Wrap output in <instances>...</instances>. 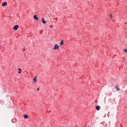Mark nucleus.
Wrapping results in <instances>:
<instances>
[{
    "mask_svg": "<svg viewBox=\"0 0 127 127\" xmlns=\"http://www.w3.org/2000/svg\"><path fill=\"white\" fill-rule=\"evenodd\" d=\"M13 29H14V30H17V29H18V25H15L13 27Z\"/></svg>",
    "mask_w": 127,
    "mask_h": 127,
    "instance_id": "obj_1",
    "label": "nucleus"
},
{
    "mask_svg": "<svg viewBox=\"0 0 127 127\" xmlns=\"http://www.w3.org/2000/svg\"><path fill=\"white\" fill-rule=\"evenodd\" d=\"M37 82V79L36 78V76L33 79V83L35 84Z\"/></svg>",
    "mask_w": 127,
    "mask_h": 127,
    "instance_id": "obj_2",
    "label": "nucleus"
},
{
    "mask_svg": "<svg viewBox=\"0 0 127 127\" xmlns=\"http://www.w3.org/2000/svg\"><path fill=\"white\" fill-rule=\"evenodd\" d=\"M6 5H7V3L6 2H3L2 3V6H6Z\"/></svg>",
    "mask_w": 127,
    "mask_h": 127,
    "instance_id": "obj_3",
    "label": "nucleus"
},
{
    "mask_svg": "<svg viewBox=\"0 0 127 127\" xmlns=\"http://www.w3.org/2000/svg\"><path fill=\"white\" fill-rule=\"evenodd\" d=\"M100 109H101V107H100V106H96V109L97 111L100 110Z\"/></svg>",
    "mask_w": 127,
    "mask_h": 127,
    "instance_id": "obj_4",
    "label": "nucleus"
},
{
    "mask_svg": "<svg viewBox=\"0 0 127 127\" xmlns=\"http://www.w3.org/2000/svg\"><path fill=\"white\" fill-rule=\"evenodd\" d=\"M34 19H35L36 20H38V17H37V15H35L34 16Z\"/></svg>",
    "mask_w": 127,
    "mask_h": 127,
    "instance_id": "obj_5",
    "label": "nucleus"
},
{
    "mask_svg": "<svg viewBox=\"0 0 127 127\" xmlns=\"http://www.w3.org/2000/svg\"><path fill=\"white\" fill-rule=\"evenodd\" d=\"M18 74H21L22 73V69L21 68H18Z\"/></svg>",
    "mask_w": 127,
    "mask_h": 127,
    "instance_id": "obj_6",
    "label": "nucleus"
},
{
    "mask_svg": "<svg viewBox=\"0 0 127 127\" xmlns=\"http://www.w3.org/2000/svg\"><path fill=\"white\" fill-rule=\"evenodd\" d=\"M42 21L43 23H44V24L46 23V21H45V20H44V18H42Z\"/></svg>",
    "mask_w": 127,
    "mask_h": 127,
    "instance_id": "obj_7",
    "label": "nucleus"
},
{
    "mask_svg": "<svg viewBox=\"0 0 127 127\" xmlns=\"http://www.w3.org/2000/svg\"><path fill=\"white\" fill-rule=\"evenodd\" d=\"M54 48H59V46H58L57 44H56L55 45Z\"/></svg>",
    "mask_w": 127,
    "mask_h": 127,
    "instance_id": "obj_8",
    "label": "nucleus"
},
{
    "mask_svg": "<svg viewBox=\"0 0 127 127\" xmlns=\"http://www.w3.org/2000/svg\"><path fill=\"white\" fill-rule=\"evenodd\" d=\"M116 89H117L118 91H120V88L118 85L116 86Z\"/></svg>",
    "mask_w": 127,
    "mask_h": 127,
    "instance_id": "obj_9",
    "label": "nucleus"
},
{
    "mask_svg": "<svg viewBox=\"0 0 127 127\" xmlns=\"http://www.w3.org/2000/svg\"><path fill=\"white\" fill-rule=\"evenodd\" d=\"M109 17H110V18H111V19H113V14H110L109 15Z\"/></svg>",
    "mask_w": 127,
    "mask_h": 127,
    "instance_id": "obj_10",
    "label": "nucleus"
},
{
    "mask_svg": "<svg viewBox=\"0 0 127 127\" xmlns=\"http://www.w3.org/2000/svg\"><path fill=\"white\" fill-rule=\"evenodd\" d=\"M24 117L25 119H26L29 118V116L26 115H25L24 116Z\"/></svg>",
    "mask_w": 127,
    "mask_h": 127,
    "instance_id": "obj_11",
    "label": "nucleus"
},
{
    "mask_svg": "<svg viewBox=\"0 0 127 127\" xmlns=\"http://www.w3.org/2000/svg\"><path fill=\"white\" fill-rule=\"evenodd\" d=\"M64 42V41L62 40L60 42V45H63V43Z\"/></svg>",
    "mask_w": 127,
    "mask_h": 127,
    "instance_id": "obj_12",
    "label": "nucleus"
},
{
    "mask_svg": "<svg viewBox=\"0 0 127 127\" xmlns=\"http://www.w3.org/2000/svg\"><path fill=\"white\" fill-rule=\"evenodd\" d=\"M124 51L126 53H127V49H124Z\"/></svg>",
    "mask_w": 127,
    "mask_h": 127,
    "instance_id": "obj_13",
    "label": "nucleus"
},
{
    "mask_svg": "<svg viewBox=\"0 0 127 127\" xmlns=\"http://www.w3.org/2000/svg\"><path fill=\"white\" fill-rule=\"evenodd\" d=\"M23 51V52H24L25 51V49H23V50H22Z\"/></svg>",
    "mask_w": 127,
    "mask_h": 127,
    "instance_id": "obj_14",
    "label": "nucleus"
},
{
    "mask_svg": "<svg viewBox=\"0 0 127 127\" xmlns=\"http://www.w3.org/2000/svg\"><path fill=\"white\" fill-rule=\"evenodd\" d=\"M50 27H51V28H52V27H53V25H51Z\"/></svg>",
    "mask_w": 127,
    "mask_h": 127,
    "instance_id": "obj_15",
    "label": "nucleus"
},
{
    "mask_svg": "<svg viewBox=\"0 0 127 127\" xmlns=\"http://www.w3.org/2000/svg\"><path fill=\"white\" fill-rule=\"evenodd\" d=\"M40 88H37V91H39Z\"/></svg>",
    "mask_w": 127,
    "mask_h": 127,
    "instance_id": "obj_16",
    "label": "nucleus"
},
{
    "mask_svg": "<svg viewBox=\"0 0 127 127\" xmlns=\"http://www.w3.org/2000/svg\"><path fill=\"white\" fill-rule=\"evenodd\" d=\"M54 50H56V49H57V48H54Z\"/></svg>",
    "mask_w": 127,
    "mask_h": 127,
    "instance_id": "obj_17",
    "label": "nucleus"
}]
</instances>
